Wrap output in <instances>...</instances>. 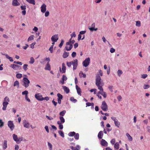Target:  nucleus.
Instances as JSON below:
<instances>
[{
	"mask_svg": "<svg viewBox=\"0 0 150 150\" xmlns=\"http://www.w3.org/2000/svg\"><path fill=\"white\" fill-rule=\"evenodd\" d=\"M36 42H34L32 44H31L30 45V47L32 49H33L34 47V45L36 44Z\"/></svg>",
	"mask_w": 150,
	"mask_h": 150,
	"instance_id": "52",
	"label": "nucleus"
},
{
	"mask_svg": "<svg viewBox=\"0 0 150 150\" xmlns=\"http://www.w3.org/2000/svg\"><path fill=\"white\" fill-rule=\"evenodd\" d=\"M23 85L25 88H27L29 86L30 81L28 78L24 77L23 79Z\"/></svg>",
	"mask_w": 150,
	"mask_h": 150,
	"instance_id": "3",
	"label": "nucleus"
},
{
	"mask_svg": "<svg viewBox=\"0 0 150 150\" xmlns=\"http://www.w3.org/2000/svg\"><path fill=\"white\" fill-rule=\"evenodd\" d=\"M45 69L46 70H50L51 69L50 65L48 62H47L45 68Z\"/></svg>",
	"mask_w": 150,
	"mask_h": 150,
	"instance_id": "22",
	"label": "nucleus"
},
{
	"mask_svg": "<svg viewBox=\"0 0 150 150\" xmlns=\"http://www.w3.org/2000/svg\"><path fill=\"white\" fill-rule=\"evenodd\" d=\"M35 97L37 100H39L42 101L43 100V97L40 93H38L36 94L35 95Z\"/></svg>",
	"mask_w": 150,
	"mask_h": 150,
	"instance_id": "10",
	"label": "nucleus"
},
{
	"mask_svg": "<svg viewBox=\"0 0 150 150\" xmlns=\"http://www.w3.org/2000/svg\"><path fill=\"white\" fill-rule=\"evenodd\" d=\"M67 79V78L65 75H63L62 76V80L63 81H66Z\"/></svg>",
	"mask_w": 150,
	"mask_h": 150,
	"instance_id": "56",
	"label": "nucleus"
},
{
	"mask_svg": "<svg viewBox=\"0 0 150 150\" xmlns=\"http://www.w3.org/2000/svg\"><path fill=\"white\" fill-rule=\"evenodd\" d=\"M79 76L80 77H83V78H86V75L85 74H83L82 71H81L79 73Z\"/></svg>",
	"mask_w": 150,
	"mask_h": 150,
	"instance_id": "27",
	"label": "nucleus"
},
{
	"mask_svg": "<svg viewBox=\"0 0 150 150\" xmlns=\"http://www.w3.org/2000/svg\"><path fill=\"white\" fill-rule=\"evenodd\" d=\"M76 35L75 34V32H73L72 34L71 35V38L69 39V41L67 42V44H69V43L70 42V41H71V40H72V39L73 38V37H76Z\"/></svg>",
	"mask_w": 150,
	"mask_h": 150,
	"instance_id": "18",
	"label": "nucleus"
},
{
	"mask_svg": "<svg viewBox=\"0 0 150 150\" xmlns=\"http://www.w3.org/2000/svg\"><path fill=\"white\" fill-rule=\"evenodd\" d=\"M28 92L27 91H25L22 92V94L23 95H25V96L28 95Z\"/></svg>",
	"mask_w": 150,
	"mask_h": 150,
	"instance_id": "49",
	"label": "nucleus"
},
{
	"mask_svg": "<svg viewBox=\"0 0 150 150\" xmlns=\"http://www.w3.org/2000/svg\"><path fill=\"white\" fill-rule=\"evenodd\" d=\"M101 144L104 146H107V142L104 139H102L101 142Z\"/></svg>",
	"mask_w": 150,
	"mask_h": 150,
	"instance_id": "19",
	"label": "nucleus"
},
{
	"mask_svg": "<svg viewBox=\"0 0 150 150\" xmlns=\"http://www.w3.org/2000/svg\"><path fill=\"white\" fill-rule=\"evenodd\" d=\"M29 3L32 4L33 5L35 4V1L34 0H26Z\"/></svg>",
	"mask_w": 150,
	"mask_h": 150,
	"instance_id": "30",
	"label": "nucleus"
},
{
	"mask_svg": "<svg viewBox=\"0 0 150 150\" xmlns=\"http://www.w3.org/2000/svg\"><path fill=\"white\" fill-rule=\"evenodd\" d=\"M35 62V59L33 57H31L30 58V60L29 62L30 64H33Z\"/></svg>",
	"mask_w": 150,
	"mask_h": 150,
	"instance_id": "37",
	"label": "nucleus"
},
{
	"mask_svg": "<svg viewBox=\"0 0 150 150\" xmlns=\"http://www.w3.org/2000/svg\"><path fill=\"white\" fill-rule=\"evenodd\" d=\"M34 39V35H31L30 36L28 39V41L29 42L30 41Z\"/></svg>",
	"mask_w": 150,
	"mask_h": 150,
	"instance_id": "44",
	"label": "nucleus"
},
{
	"mask_svg": "<svg viewBox=\"0 0 150 150\" xmlns=\"http://www.w3.org/2000/svg\"><path fill=\"white\" fill-rule=\"evenodd\" d=\"M17 86V87L18 88L19 87V81H16L14 82L13 84V86Z\"/></svg>",
	"mask_w": 150,
	"mask_h": 150,
	"instance_id": "31",
	"label": "nucleus"
},
{
	"mask_svg": "<svg viewBox=\"0 0 150 150\" xmlns=\"http://www.w3.org/2000/svg\"><path fill=\"white\" fill-rule=\"evenodd\" d=\"M46 5L45 4H43L41 6V11L42 13H45L46 10Z\"/></svg>",
	"mask_w": 150,
	"mask_h": 150,
	"instance_id": "12",
	"label": "nucleus"
},
{
	"mask_svg": "<svg viewBox=\"0 0 150 150\" xmlns=\"http://www.w3.org/2000/svg\"><path fill=\"white\" fill-rule=\"evenodd\" d=\"M57 124L59 125V129H61L63 128V125H62L61 124L62 123L60 121H57Z\"/></svg>",
	"mask_w": 150,
	"mask_h": 150,
	"instance_id": "26",
	"label": "nucleus"
},
{
	"mask_svg": "<svg viewBox=\"0 0 150 150\" xmlns=\"http://www.w3.org/2000/svg\"><path fill=\"white\" fill-rule=\"evenodd\" d=\"M28 65L27 64H25L23 65V68L25 71H26L28 69Z\"/></svg>",
	"mask_w": 150,
	"mask_h": 150,
	"instance_id": "43",
	"label": "nucleus"
},
{
	"mask_svg": "<svg viewBox=\"0 0 150 150\" xmlns=\"http://www.w3.org/2000/svg\"><path fill=\"white\" fill-rule=\"evenodd\" d=\"M90 58L89 57H88L86 58L82 63L83 65L85 67H86L89 64L90 62Z\"/></svg>",
	"mask_w": 150,
	"mask_h": 150,
	"instance_id": "5",
	"label": "nucleus"
},
{
	"mask_svg": "<svg viewBox=\"0 0 150 150\" xmlns=\"http://www.w3.org/2000/svg\"><path fill=\"white\" fill-rule=\"evenodd\" d=\"M150 87V86L148 85H144L143 86L144 88V89H146L149 88Z\"/></svg>",
	"mask_w": 150,
	"mask_h": 150,
	"instance_id": "54",
	"label": "nucleus"
},
{
	"mask_svg": "<svg viewBox=\"0 0 150 150\" xmlns=\"http://www.w3.org/2000/svg\"><path fill=\"white\" fill-rule=\"evenodd\" d=\"M66 113V111L65 110H64L60 112L59 115L61 116L62 117Z\"/></svg>",
	"mask_w": 150,
	"mask_h": 150,
	"instance_id": "35",
	"label": "nucleus"
},
{
	"mask_svg": "<svg viewBox=\"0 0 150 150\" xmlns=\"http://www.w3.org/2000/svg\"><path fill=\"white\" fill-rule=\"evenodd\" d=\"M86 107L87 106H93L94 103H90L88 102V103H86Z\"/></svg>",
	"mask_w": 150,
	"mask_h": 150,
	"instance_id": "39",
	"label": "nucleus"
},
{
	"mask_svg": "<svg viewBox=\"0 0 150 150\" xmlns=\"http://www.w3.org/2000/svg\"><path fill=\"white\" fill-rule=\"evenodd\" d=\"M63 88L64 91L66 92V93H69V90L68 88L66 86H63Z\"/></svg>",
	"mask_w": 150,
	"mask_h": 150,
	"instance_id": "24",
	"label": "nucleus"
},
{
	"mask_svg": "<svg viewBox=\"0 0 150 150\" xmlns=\"http://www.w3.org/2000/svg\"><path fill=\"white\" fill-rule=\"evenodd\" d=\"M48 146L49 147L50 150H52V144L48 142Z\"/></svg>",
	"mask_w": 150,
	"mask_h": 150,
	"instance_id": "47",
	"label": "nucleus"
},
{
	"mask_svg": "<svg viewBox=\"0 0 150 150\" xmlns=\"http://www.w3.org/2000/svg\"><path fill=\"white\" fill-rule=\"evenodd\" d=\"M119 144L118 142H116L114 144V148L116 149H118L119 148Z\"/></svg>",
	"mask_w": 150,
	"mask_h": 150,
	"instance_id": "28",
	"label": "nucleus"
},
{
	"mask_svg": "<svg viewBox=\"0 0 150 150\" xmlns=\"http://www.w3.org/2000/svg\"><path fill=\"white\" fill-rule=\"evenodd\" d=\"M72 150H79L77 148L71 146V147Z\"/></svg>",
	"mask_w": 150,
	"mask_h": 150,
	"instance_id": "64",
	"label": "nucleus"
},
{
	"mask_svg": "<svg viewBox=\"0 0 150 150\" xmlns=\"http://www.w3.org/2000/svg\"><path fill=\"white\" fill-rule=\"evenodd\" d=\"M136 25L137 27H140L141 26V22L139 21H136Z\"/></svg>",
	"mask_w": 150,
	"mask_h": 150,
	"instance_id": "45",
	"label": "nucleus"
},
{
	"mask_svg": "<svg viewBox=\"0 0 150 150\" xmlns=\"http://www.w3.org/2000/svg\"><path fill=\"white\" fill-rule=\"evenodd\" d=\"M8 104V103L6 101H4L3 103V107L2 108V110H5L6 109V107L7 105Z\"/></svg>",
	"mask_w": 150,
	"mask_h": 150,
	"instance_id": "15",
	"label": "nucleus"
},
{
	"mask_svg": "<svg viewBox=\"0 0 150 150\" xmlns=\"http://www.w3.org/2000/svg\"><path fill=\"white\" fill-rule=\"evenodd\" d=\"M10 67L15 70H20L21 69V67L20 66L15 64H11Z\"/></svg>",
	"mask_w": 150,
	"mask_h": 150,
	"instance_id": "9",
	"label": "nucleus"
},
{
	"mask_svg": "<svg viewBox=\"0 0 150 150\" xmlns=\"http://www.w3.org/2000/svg\"><path fill=\"white\" fill-rule=\"evenodd\" d=\"M91 27L90 28H89V29L91 31H92L93 30L96 31L98 30L97 28H95V23H93L91 25Z\"/></svg>",
	"mask_w": 150,
	"mask_h": 150,
	"instance_id": "13",
	"label": "nucleus"
},
{
	"mask_svg": "<svg viewBox=\"0 0 150 150\" xmlns=\"http://www.w3.org/2000/svg\"><path fill=\"white\" fill-rule=\"evenodd\" d=\"M75 133L74 132H71L68 134V135L70 137H72L74 136Z\"/></svg>",
	"mask_w": 150,
	"mask_h": 150,
	"instance_id": "34",
	"label": "nucleus"
},
{
	"mask_svg": "<svg viewBox=\"0 0 150 150\" xmlns=\"http://www.w3.org/2000/svg\"><path fill=\"white\" fill-rule=\"evenodd\" d=\"M22 77V74H17L16 75V77L18 79H21Z\"/></svg>",
	"mask_w": 150,
	"mask_h": 150,
	"instance_id": "40",
	"label": "nucleus"
},
{
	"mask_svg": "<svg viewBox=\"0 0 150 150\" xmlns=\"http://www.w3.org/2000/svg\"><path fill=\"white\" fill-rule=\"evenodd\" d=\"M75 139L76 140H78L79 138V134L78 133H76L74 136Z\"/></svg>",
	"mask_w": 150,
	"mask_h": 150,
	"instance_id": "46",
	"label": "nucleus"
},
{
	"mask_svg": "<svg viewBox=\"0 0 150 150\" xmlns=\"http://www.w3.org/2000/svg\"><path fill=\"white\" fill-rule=\"evenodd\" d=\"M12 5L13 6H16L19 5L20 4L17 0H13L12 2Z\"/></svg>",
	"mask_w": 150,
	"mask_h": 150,
	"instance_id": "17",
	"label": "nucleus"
},
{
	"mask_svg": "<svg viewBox=\"0 0 150 150\" xmlns=\"http://www.w3.org/2000/svg\"><path fill=\"white\" fill-rule=\"evenodd\" d=\"M13 139L15 141L17 144L20 143L23 140V137H18L17 135L15 134H13Z\"/></svg>",
	"mask_w": 150,
	"mask_h": 150,
	"instance_id": "2",
	"label": "nucleus"
},
{
	"mask_svg": "<svg viewBox=\"0 0 150 150\" xmlns=\"http://www.w3.org/2000/svg\"><path fill=\"white\" fill-rule=\"evenodd\" d=\"M75 42V41L74 40H71L70 41V42L69 43V44H67V42L66 43V45H69L72 44V45L74 42Z\"/></svg>",
	"mask_w": 150,
	"mask_h": 150,
	"instance_id": "59",
	"label": "nucleus"
},
{
	"mask_svg": "<svg viewBox=\"0 0 150 150\" xmlns=\"http://www.w3.org/2000/svg\"><path fill=\"white\" fill-rule=\"evenodd\" d=\"M108 88L109 89V90L111 91V92H112L113 91V86H109L108 87Z\"/></svg>",
	"mask_w": 150,
	"mask_h": 150,
	"instance_id": "55",
	"label": "nucleus"
},
{
	"mask_svg": "<svg viewBox=\"0 0 150 150\" xmlns=\"http://www.w3.org/2000/svg\"><path fill=\"white\" fill-rule=\"evenodd\" d=\"M69 52H64L63 55V57L64 58H66L69 56Z\"/></svg>",
	"mask_w": 150,
	"mask_h": 150,
	"instance_id": "29",
	"label": "nucleus"
},
{
	"mask_svg": "<svg viewBox=\"0 0 150 150\" xmlns=\"http://www.w3.org/2000/svg\"><path fill=\"white\" fill-rule=\"evenodd\" d=\"M73 47V45L72 44L69 45H67V46L65 48L67 51H69L71 50Z\"/></svg>",
	"mask_w": 150,
	"mask_h": 150,
	"instance_id": "20",
	"label": "nucleus"
},
{
	"mask_svg": "<svg viewBox=\"0 0 150 150\" xmlns=\"http://www.w3.org/2000/svg\"><path fill=\"white\" fill-rule=\"evenodd\" d=\"M8 125L11 131L13 129L15 126L12 121H9L8 122Z\"/></svg>",
	"mask_w": 150,
	"mask_h": 150,
	"instance_id": "7",
	"label": "nucleus"
},
{
	"mask_svg": "<svg viewBox=\"0 0 150 150\" xmlns=\"http://www.w3.org/2000/svg\"><path fill=\"white\" fill-rule=\"evenodd\" d=\"M4 123L2 122V120H0V127H1L4 126Z\"/></svg>",
	"mask_w": 150,
	"mask_h": 150,
	"instance_id": "60",
	"label": "nucleus"
},
{
	"mask_svg": "<svg viewBox=\"0 0 150 150\" xmlns=\"http://www.w3.org/2000/svg\"><path fill=\"white\" fill-rule=\"evenodd\" d=\"M3 147L4 149H5L7 147V141L6 140H4V143L3 144Z\"/></svg>",
	"mask_w": 150,
	"mask_h": 150,
	"instance_id": "25",
	"label": "nucleus"
},
{
	"mask_svg": "<svg viewBox=\"0 0 150 150\" xmlns=\"http://www.w3.org/2000/svg\"><path fill=\"white\" fill-rule=\"evenodd\" d=\"M103 134L102 131H100L98 134V137L99 139H101L102 138Z\"/></svg>",
	"mask_w": 150,
	"mask_h": 150,
	"instance_id": "21",
	"label": "nucleus"
},
{
	"mask_svg": "<svg viewBox=\"0 0 150 150\" xmlns=\"http://www.w3.org/2000/svg\"><path fill=\"white\" fill-rule=\"evenodd\" d=\"M122 71L121 70H118V71H117V75L120 77V76L122 74Z\"/></svg>",
	"mask_w": 150,
	"mask_h": 150,
	"instance_id": "42",
	"label": "nucleus"
},
{
	"mask_svg": "<svg viewBox=\"0 0 150 150\" xmlns=\"http://www.w3.org/2000/svg\"><path fill=\"white\" fill-rule=\"evenodd\" d=\"M115 139H112L110 141V143L112 145H114L115 143Z\"/></svg>",
	"mask_w": 150,
	"mask_h": 150,
	"instance_id": "51",
	"label": "nucleus"
},
{
	"mask_svg": "<svg viewBox=\"0 0 150 150\" xmlns=\"http://www.w3.org/2000/svg\"><path fill=\"white\" fill-rule=\"evenodd\" d=\"M126 136L127 137L128 139L130 141H132V137L128 133L126 134Z\"/></svg>",
	"mask_w": 150,
	"mask_h": 150,
	"instance_id": "33",
	"label": "nucleus"
},
{
	"mask_svg": "<svg viewBox=\"0 0 150 150\" xmlns=\"http://www.w3.org/2000/svg\"><path fill=\"white\" fill-rule=\"evenodd\" d=\"M72 64L73 65V69L74 70L76 69L78 65V60L75 59L72 61Z\"/></svg>",
	"mask_w": 150,
	"mask_h": 150,
	"instance_id": "8",
	"label": "nucleus"
},
{
	"mask_svg": "<svg viewBox=\"0 0 150 150\" xmlns=\"http://www.w3.org/2000/svg\"><path fill=\"white\" fill-rule=\"evenodd\" d=\"M64 43V40H61V42L60 43L59 45V47L60 48L62 47V46L63 45V44Z\"/></svg>",
	"mask_w": 150,
	"mask_h": 150,
	"instance_id": "48",
	"label": "nucleus"
},
{
	"mask_svg": "<svg viewBox=\"0 0 150 150\" xmlns=\"http://www.w3.org/2000/svg\"><path fill=\"white\" fill-rule=\"evenodd\" d=\"M53 45H52L50 47V48L49 49V50L50 51L51 53H52L53 52Z\"/></svg>",
	"mask_w": 150,
	"mask_h": 150,
	"instance_id": "58",
	"label": "nucleus"
},
{
	"mask_svg": "<svg viewBox=\"0 0 150 150\" xmlns=\"http://www.w3.org/2000/svg\"><path fill=\"white\" fill-rule=\"evenodd\" d=\"M23 125L24 127L27 128L29 127L30 124L26 120H24L23 121Z\"/></svg>",
	"mask_w": 150,
	"mask_h": 150,
	"instance_id": "14",
	"label": "nucleus"
},
{
	"mask_svg": "<svg viewBox=\"0 0 150 150\" xmlns=\"http://www.w3.org/2000/svg\"><path fill=\"white\" fill-rule=\"evenodd\" d=\"M66 67L65 65V64L64 63H63L62 64V73H64L66 72Z\"/></svg>",
	"mask_w": 150,
	"mask_h": 150,
	"instance_id": "23",
	"label": "nucleus"
},
{
	"mask_svg": "<svg viewBox=\"0 0 150 150\" xmlns=\"http://www.w3.org/2000/svg\"><path fill=\"white\" fill-rule=\"evenodd\" d=\"M76 88L78 94L79 95L81 96V88L76 85Z\"/></svg>",
	"mask_w": 150,
	"mask_h": 150,
	"instance_id": "16",
	"label": "nucleus"
},
{
	"mask_svg": "<svg viewBox=\"0 0 150 150\" xmlns=\"http://www.w3.org/2000/svg\"><path fill=\"white\" fill-rule=\"evenodd\" d=\"M148 75L146 74H143L142 75L141 77L143 79H145L146 78Z\"/></svg>",
	"mask_w": 150,
	"mask_h": 150,
	"instance_id": "61",
	"label": "nucleus"
},
{
	"mask_svg": "<svg viewBox=\"0 0 150 150\" xmlns=\"http://www.w3.org/2000/svg\"><path fill=\"white\" fill-rule=\"evenodd\" d=\"M49 12L48 11H47L45 12V17H47L49 16Z\"/></svg>",
	"mask_w": 150,
	"mask_h": 150,
	"instance_id": "62",
	"label": "nucleus"
},
{
	"mask_svg": "<svg viewBox=\"0 0 150 150\" xmlns=\"http://www.w3.org/2000/svg\"><path fill=\"white\" fill-rule=\"evenodd\" d=\"M59 118L60 120V122L61 123H63L65 122V120L63 117L60 116Z\"/></svg>",
	"mask_w": 150,
	"mask_h": 150,
	"instance_id": "32",
	"label": "nucleus"
},
{
	"mask_svg": "<svg viewBox=\"0 0 150 150\" xmlns=\"http://www.w3.org/2000/svg\"><path fill=\"white\" fill-rule=\"evenodd\" d=\"M13 63L15 64H19L21 65H22V63L21 62H20L15 61Z\"/></svg>",
	"mask_w": 150,
	"mask_h": 150,
	"instance_id": "57",
	"label": "nucleus"
},
{
	"mask_svg": "<svg viewBox=\"0 0 150 150\" xmlns=\"http://www.w3.org/2000/svg\"><path fill=\"white\" fill-rule=\"evenodd\" d=\"M58 133L60 134V135L62 136V137H64V134L63 132L59 130L58 131Z\"/></svg>",
	"mask_w": 150,
	"mask_h": 150,
	"instance_id": "36",
	"label": "nucleus"
},
{
	"mask_svg": "<svg viewBox=\"0 0 150 150\" xmlns=\"http://www.w3.org/2000/svg\"><path fill=\"white\" fill-rule=\"evenodd\" d=\"M96 85L97 86L98 89L100 90L99 91L100 93L104 98H106L107 97L106 93L103 91V89L102 86L104 85V83L102 82L101 79L99 75L96 76Z\"/></svg>",
	"mask_w": 150,
	"mask_h": 150,
	"instance_id": "1",
	"label": "nucleus"
},
{
	"mask_svg": "<svg viewBox=\"0 0 150 150\" xmlns=\"http://www.w3.org/2000/svg\"><path fill=\"white\" fill-rule=\"evenodd\" d=\"M72 57H75L76 56V53L75 52H73L71 54Z\"/></svg>",
	"mask_w": 150,
	"mask_h": 150,
	"instance_id": "63",
	"label": "nucleus"
},
{
	"mask_svg": "<svg viewBox=\"0 0 150 150\" xmlns=\"http://www.w3.org/2000/svg\"><path fill=\"white\" fill-rule=\"evenodd\" d=\"M70 100L71 101H72L74 103H75L77 101V100L76 99H74V97H71Z\"/></svg>",
	"mask_w": 150,
	"mask_h": 150,
	"instance_id": "38",
	"label": "nucleus"
},
{
	"mask_svg": "<svg viewBox=\"0 0 150 150\" xmlns=\"http://www.w3.org/2000/svg\"><path fill=\"white\" fill-rule=\"evenodd\" d=\"M67 65L69 67H71L72 64V61L70 62H67Z\"/></svg>",
	"mask_w": 150,
	"mask_h": 150,
	"instance_id": "53",
	"label": "nucleus"
},
{
	"mask_svg": "<svg viewBox=\"0 0 150 150\" xmlns=\"http://www.w3.org/2000/svg\"><path fill=\"white\" fill-rule=\"evenodd\" d=\"M58 39L57 35H53L51 38V40L52 42H56Z\"/></svg>",
	"mask_w": 150,
	"mask_h": 150,
	"instance_id": "11",
	"label": "nucleus"
},
{
	"mask_svg": "<svg viewBox=\"0 0 150 150\" xmlns=\"http://www.w3.org/2000/svg\"><path fill=\"white\" fill-rule=\"evenodd\" d=\"M57 96L58 97V99H62L63 98V96L62 95L59 93H58L57 94Z\"/></svg>",
	"mask_w": 150,
	"mask_h": 150,
	"instance_id": "41",
	"label": "nucleus"
},
{
	"mask_svg": "<svg viewBox=\"0 0 150 150\" xmlns=\"http://www.w3.org/2000/svg\"><path fill=\"white\" fill-rule=\"evenodd\" d=\"M111 119L114 121L115 125L119 128L120 126V123L117 118L115 117H111Z\"/></svg>",
	"mask_w": 150,
	"mask_h": 150,
	"instance_id": "4",
	"label": "nucleus"
},
{
	"mask_svg": "<svg viewBox=\"0 0 150 150\" xmlns=\"http://www.w3.org/2000/svg\"><path fill=\"white\" fill-rule=\"evenodd\" d=\"M101 108L104 111H106L108 110V105L105 101L102 102Z\"/></svg>",
	"mask_w": 150,
	"mask_h": 150,
	"instance_id": "6",
	"label": "nucleus"
},
{
	"mask_svg": "<svg viewBox=\"0 0 150 150\" xmlns=\"http://www.w3.org/2000/svg\"><path fill=\"white\" fill-rule=\"evenodd\" d=\"M10 101V100L8 97L6 96L4 99V101H6L7 102H9Z\"/></svg>",
	"mask_w": 150,
	"mask_h": 150,
	"instance_id": "50",
	"label": "nucleus"
}]
</instances>
